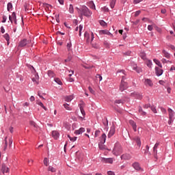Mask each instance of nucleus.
<instances>
[{
  "label": "nucleus",
  "instance_id": "nucleus-1",
  "mask_svg": "<svg viewBox=\"0 0 175 175\" xmlns=\"http://www.w3.org/2000/svg\"><path fill=\"white\" fill-rule=\"evenodd\" d=\"M77 10L78 12H81V16H85V17H88V18L92 16V12L85 5L82 6L81 10L78 8H77Z\"/></svg>",
  "mask_w": 175,
  "mask_h": 175
},
{
  "label": "nucleus",
  "instance_id": "nucleus-3",
  "mask_svg": "<svg viewBox=\"0 0 175 175\" xmlns=\"http://www.w3.org/2000/svg\"><path fill=\"white\" fill-rule=\"evenodd\" d=\"M34 70L33 75L31 76V80L34 83V84H39V75L36 72V70L33 68V66L31 67Z\"/></svg>",
  "mask_w": 175,
  "mask_h": 175
},
{
  "label": "nucleus",
  "instance_id": "nucleus-44",
  "mask_svg": "<svg viewBox=\"0 0 175 175\" xmlns=\"http://www.w3.org/2000/svg\"><path fill=\"white\" fill-rule=\"evenodd\" d=\"M44 165L46 166H49V159H47V157H45L44 159Z\"/></svg>",
  "mask_w": 175,
  "mask_h": 175
},
{
  "label": "nucleus",
  "instance_id": "nucleus-56",
  "mask_svg": "<svg viewBox=\"0 0 175 175\" xmlns=\"http://www.w3.org/2000/svg\"><path fill=\"white\" fill-rule=\"evenodd\" d=\"M140 13H142V12L140 10L136 11L135 13V17H137V16H139V14H140Z\"/></svg>",
  "mask_w": 175,
  "mask_h": 175
},
{
  "label": "nucleus",
  "instance_id": "nucleus-5",
  "mask_svg": "<svg viewBox=\"0 0 175 175\" xmlns=\"http://www.w3.org/2000/svg\"><path fill=\"white\" fill-rule=\"evenodd\" d=\"M126 88H128V84L124 81V77H122L120 90L121 92H122L123 91H125Z\"/></svg>",
  "mask_w": 175,
  "mask_h": 175
},
{
  "label": "nucleus",
  "instance_id": "nucleus-4",
  "mask_svg": "<svg viewBox=\"0 0 175 175\" xmlns=\"http://www.w3.org/2000/svg\"><path fill=\"white\" fill-rule=\"evenodd\" d=\"M32 41L31 40H27V39H23L21 40L19 42L18 47H25V46H29V44H31Z\"/></svg>",
  "mask_w": 175,
  "mask_h": 175
},
{
  "label": "nucleus",
  "instance_id": "nucleus-63",
  "mask_svg": "<svg viewBox=\"0 0 175 175\" xmlns=\"http://www.w3.org/2000/svg\"><path fill=\"white\" fill-rule=\"evenodd\" d=\"M7 18H8L6 17V16H3L2 23H6Z\"/></svg>",
  "mask_w": 175,
  "mask_h": 175
},
{
  "label": "nucleus",
  "instance_id": "nucleus-51",
  "mask_svg": "<svg viewBox=\"0 0 175 175\" xmlns=\"http://www.w3.org/2000/svg\"><path fill=\"white\" fill-rule=\"evenodd\" d=\"M100 25H102V27H105L106 25V22L105 21H100Z\"/></svg>",
  "mask_w": 175,
  "mask_h": 175
},
{
  "label": "nucleus",
  "instance_id": "nucleus-10",
  "mask_svg": "<svg viewBox=\"0 0 175 175\" xmlns=\"http://www.w3.org/2000/svg\"><path fill=\"white\" fill-rule=\"evenodd\" d=\"M101 161L103 162V163H113V159L111 158H102L101 159Z\"/></svg>",
  "mask_w": 175,
  "mask_h": 175
},
{
  "label": "nucleus",
  "instance_id": "nucleus-8",
  "mask_svg": "<svg viewBox=\"0 0 175 175\" xmlns=\"http://www.w3.org/2000/svg\"><path fill=\"white\" fill-rule=\"evenodd\" d=\"M114 133H116V128L114 127V126H112L110 129L109 133H108V137L109 138L111 137V136H113L114 135Z\"/></svg>",
  "mask_w": 175,
  "mask_h": 175
},
{
  "label": "nucleus",
  "instance_id": "nucleus-57",
  "mask_svg": "<svg viewBox=\"0 0 175 175\" xmlns=\"http://www.w3.org/2000/svg\"><path fill=\"white\" fill-rule=\"evenodd\" d=\"M98 148H100V150H105V146H103V144H98Z\"/></svg>",
  "mask_w": 175,
  "mask_h": 175
},
{
  "label": "nucleus",
  "instance_id": "nucleus-28",
  "mask_svg": "<svg viewBox=\"0 0 175 175\" xmlns=\"http://www.w3.org/2000/svg\"><path fill=\"white\" fill-rule=\"evenodd\" d=\"M3 38L5 39V40L7 41L8 44H9V42L10 40V36H9L8 33H5L3 35Z\"/></svg>",
  "mask_w": 175,
  "mask_h": 175
},
{
  "label": "nucleus",
  "instance_id": "nucleus-35",
  "mask_svg": "<svg viewBox=\"0 0 175 175\" xmlns=\"http://www.w3.org/2000/svg\"><path fill=\"white\" fill-rule=\"evenodd\" d=\"M89 6L90 8V9H93L94 10H95V4L94 3V1H90L89 3Z\"/></svg>",
  "mask_w": 175,
  "mask_h": 175
},
{
  "label": "nucleus",
  "instance_id": "nucleus-2",
  "mask_svg": "<svg viewBox=\"0 0 175 175\" xmlns=\"http://www.w3.org/2000/svg\"><path fill=\"white\" fill-rule=\"evenodd\" d=\"M113 155H120V154H122V148L121 145L118 143H116L114 146V148L112 151Z\"/></svg>",
  "mask_w": 175,
  "mask_h": 175
},
{
  "label": "nucleus",
  "instance_id": "nucleus-21",
  "mask_svg": "<svg viewBox=\"0 0 175 175\" xmlns=\"http://www.w3.org/2000/svg\"><path fill=\"white\" fill-rule=\"evenodd\" d=\"M100 143L101 144H104V143L106 142V134L103 133L100 138Z\"/></svg>",
  "mask_w": 175,
  "mask_h": 175
},
{
  "label": "nucleus",
  "instance_id": "nucleus-13",
  "mask_svg": "<svg viewBox=\"0 0 175 175\" xmlns=\"http://www.w3.org/2000/svg\"><path fill=\"white\" fill-rule=\"evenodd\" d=\"M129 124L131 125L134 132H136L137 130L136 128H137V126L136 125V122L133 120H129Z\"/></svg>",
  "mask_w": 175,
  "mask_h": 175
},
{
  "label": "nucleus",
  "instance_id": "nucleus-14",
  "mask_svg": "<svg viewBox=\"0 0 175 175\" xmlns=\"http://www.w3.org/2000/svg\"><path fill=\"white\" fill-rule=\"evenodd\" d=\"M145 85H146V87H152V85H154V83L150 79H146Z\"/></svg>",
  "mask_w": 175,
  "mask_h": 175
},
{
  "label": "nucleus",
  "instance_id": "nucleus-42",
  "mask_svg": "<svg viewBox=\"0 0 175 175\" xmlns=\"http://www.w3.org/2000/svg\"><path fill=\"white\" fill-rule=\"evenodd\" d=\"M68 137L70 139V142H76V140H77V137H72L70 135H68Z\"/></svg>",
  "mask_w": 175,
  "mask_h": 175
},
{
  "label": "nucleus",
  "instance_id": "nucleus-41",
  "mask_svg": "<svg viewBox=\"0 0 175 175\" xmlns=\"http://www.w3.org/2000/svg\"><path fill=\"white\" fill-rule=\"evenodd\" d=\"M54 80H55V83L59 84V85H62V81H61V79H59V78H55Z\"/></svg>",
  "mask_w": 175,
  "mask_h": 175
},
{
  "label": "nucleus",
  "instance_id": "nucleus-52",
  "mask_svg": "<svg viewBox=\"0 0 175 175\" xmlns=\"http://www.w3.org/2000/svg\"><path fill=\"white\" fill-rule=\"evenodd\" d=\"M115 103L120 105V103H124V101L122 100H115Z\"/></svg>",
  "mask_w": 175,
  "mask_h": 175
},
{
  "label": "nucleus",
  "instance_id": "nucleus-6",
  "mask_svg": "<svg viewBox=\"0 0 175 175\" xmlns=\"http://www.w3.org/2000/svg\"><path fill=\"white\" fill-rule=\"evenodd\" d=\"M9 20L12 23L13 21L14 22V24H17V19L16 17V13L13 12L12 14V16H9Z\"/></svg>",
  "mask_w": 175,
  "mask_h": 175
},
{
  "label": "nucleus",
  "instance_id": "nucleus-64",
  "mask_svg": "<svg viewBox=\"0 0 175 175\" xmlns=\"http://www.w3.org/2000/svg\"><path fill=\"white\" fill-rule=\"evenodd\" d=\"M1 33H5V29L3 28V27H1Z\"/></svg>",
  "mask_w": 175,
  "mask_h": 175
},
{
  "label": "nucleus",
  "instance_id": "nucleus-15",
  "mask_svg": "<svg viewBox=\"0 0 175 175\" xmlns=\"http://www.w3.org/2000/svg\"><path fill=\"white\" fill-rule=\"evenodd\" d=\"M162 54H163V57H165V58H167V59H170V53H169L167 51H166V50L163 49Z\"/></svg>",
  "mask_w": 175,
  "mask_h": 175
},
{
  "label": "nucleus",
  "instance_id": "nucleus-55",
  "mask_svg": "<svg viewBox=\"0 0 175 175\" xmlns=\"http://www.w3.org/2000/svg\"><path fill=\"white\" fill-rule=\"evenodd\" d=\"M150 109L152 111H153V113H157V109L155 108V107H150Z\"/></svg>",
  "mask_w": 175,
  "mask_h": 175
},
{
  "label": "nucleus",
  "instance_id": "nucleus-45",
  "mask_svg": "<svg viewBox=\"0 0 175 175\" xmlns=\"http://www.w3.org/2000/svg\"><path fill=\"white\" fill-rule=\"evenodd\" d=\"M69 12L70 13H73L74 10H73V5L72 4L70 5L69 8H68Z\"/></svg>",
  "mask_w": 175,
  "mask_h": 175
},
{
  "label": "nucleus",
  "instance_id": "nucleus-48",
  "mask_svg": "<svg viewBox=\"0 0 175 175\" xmlns=\"http://www.w3.org/2000/svg\"><path fill=\"white\" fill-rule=\"evenodd\" d=\"M92 46L94 47V49H99V45L96 43H92Z\"/></svg>",
  "mask_w": 175,
  "mask_h": 175
},
{
  "label": "nucleus",
  "instance_id": "nucleus-17",
  "mask_svg": "<svg viewBox=\"0 0 175 175\" xmlns=\"http://www.w3.org/2000/svg\"><path fill=\"white\" fill-rule=\"evenodd\" d=\"M131 154L128 153L124 154L121 156V159L129 160L131 159Z\"/></svg>",
  "mask_w": 175,
  "mask_h": 175
},
{
  "label": "nucleus",
  "instance_id": "nucleus-29",
  "mask_svg": "<svg viewBox=\"0 0 175 175\" xmlns=\"http://www.w3.org/2000/svg\"><path fill=\"white\" fill-rule=\"evenodd\" d=\"M36 103H37V105H38L39 106L42 107V109H44V110L47 111V108H46V107H44V105H43V103H41L40 101L37 100Z\"/></svg>",
  "mask_w": 175,
  "mask_h": 175
},
{
  "label": "nucleus",
  "instance_id": "nucleus-36",
  "mask_svg": "<svg viewBox=\"0 0 175 175\" xmlns=\"http://www.w3.org/2000/svg\"><path fill=\"white\" fill-rule=\"evenodd\" d=\"M64 109H66V110H69V111L72 110V107H70L69 106V104L68 103L64 104Z\"/></svg>",
  "mask_w": 175,
  "mask_h": 175
},
{
  "label": "nucleus",
  "instance_id": "nucleus-54",
  "mask_svg": "<svg viewBox=\"0 0 175 175\" xmlns=\"http://www.w3.org/2000/svg\"><path fill=\"white\" fill-rule=\"evenodd\" d=\"M88 90H89V91H90V92L91 94H92L93 95L95 94V91H94V90H92V88L89 87V88H88Z\"/></svg>",
  "mask_w": 175,
  "mask_h": 175
},
{
  "label": "nucleus",
  "instance_id": "nucleus-34",
  "mask_svg": "<svg viewBox=\"0 0 175 175\" xmlns=\"http://www.w3.org/2000/svg\"><path fill=\"white\" fill-rule=\"evenodd\" d=\"M154 62H155L156 65H158L159 68H162V64H161V62L157 59H153Z\"/></svg>",
  "mask_w": 175,
  "mask_h": 175
},
{
  "label": "nucleus",
  "instance_id": "nucleus-37",
  "mask_svg": "<svg viewBox=\"0 0 175 175\" xmlns=\"http://www.w3.org/2000/svg\"><path fill=\"white\" fill-rule=\"evenodd\" d=\"M159 146V142H157L155 144H154V146L153 148V152H157L158 150H157V149L158 148V146Z\"/></svg>",
  "mask_w": 175,
  "mask_h": 175
},
{
  "label": "nucleus",
  "instance_id": "nucleus-23",
  "mask_svg": "<svg viewBox=\"0 0 175 175\" xmlns=\"http://www.w3.org/2000/svg\"><path fill=\"white\" fill-rule=\"evenodd\" d=\"M72 75H75V70H71V73L68 75L69 76L68 81H70V83H73V81H75V79L72 78Z\"/></svg>",
  "mask_w": 175,
  "mask_h": 175
},
{
  "label": "nucleus",
  "instance_id": "nucleus-24",
  "mask_svg": "<svg viewBox=\"0 0 175 175\" xmlns=\"http://www.w3.org/2000/svg\"><path fill=\"white\" fill-rule=\"evenodd\" d=\"M134 140L136 142L138 147H140V146H142V141H140V138L139 137H135L134 138Z\"/></svg>",
  "mask_w": 175,
  "mask_h": 175
},
{
  "label": "nucleus",
  "instance_id": "nucleus-26",
  "mask_svg": "<svg viewBox=\"0 0 175 175\" xmlns=\"http://www.w3.org/2000/svg\"><path fill=\"white\" fill-rule=\"evenodd\" d=\"M133 167L135 170H140V165H139L138 163H134L133 164Z\"/></svg>",
  "mask_w": 175,
  "mask_h": 175
},
{
  "label": "nucleus",
  "instance_id": "nucleus-58",
  "mask_svg": "<svg viewBox=\"0 0 175 175\" xmlns=\"http://www.w3.org/2000/svg\"><path fill=\"white\" fill-rule=\"evenodd\" d=\"M30 124H31L32 126H34V128H36V123H35V122L31 121V122H30Z\"/></svg>",
  "mask_w": 175,
  "mask_h": 175
},
{
  "label": "nucleus",
  "instance_id": "nucleus-18",
  "mask_svg": "<svg viewBox=\"0 0 175 175\" xmlns=\"http://www.w3.org/2000/svg\"><path fill=\"white\" fill-rule=\"evenodd\" d=\"M155 70L157 76H161V75L163 73V70L158 67L155 68Z\"/></svg>",
  "mask_w": 175,
  "mask_h": 175
},
{
  "label": "nucleus",
  "instance_id": "nucleus-60",
  "mask_svg": "<svg viewBox=\"0 0 175 175\" xmlns=\"http://www.w3.org/2000/svg\"><path fill=\"white\" fill-rule=\"evenodd\" d=\"M103 124H104L105 126H107V125H109V121H107V119H106L105 121L103 122Z\"/></svg>",
  "mask_w": 175,
  "mask_h": 175
},
{
  "label": "nucleus",
  "instance_id": "nucleus-46",
  "mask_svg": "<svg viewBox=\"0 0 175 175\" xmlns=\"http://www.w3.org/2000/svg\"><path fill=\"white\" fill-rule=\"evenodd\" d=\"M72 47V43L69 42L67 44V49H68V51H71L72 49H70Z\"/></svg>",
  "mask_w": 175,
  "mask_h": 175
},
{
  "label": "nucleus",
  "instance_id": "nucleus-11",
  "mask_svg": "<svg viewBox=\"0 0 175 175\" xmlns=\"http://www.w3.org/2000/svg\"><path fill=\"white\" fill-rule=\"evenodd\" d=\"M84 132H85V129L81 127L79 129L75 130L74 133L75 135H81V133H84Z\"/></svg>",
  "mask_w": 175,
  "mask_h": 175
},
{
  "label": "nucleus",
  "instance_id": "nucleus-53",
  "mask_svg": "<svg viewBox=\"0 0 175 175\" xmlns=\"http://www.w3.org/2000/svg\"><path fill=\"white\" fill-rule=\"evenodd\" d=\"M153 25H155L153 24ZM153 25H149L148 26V31H152V29H154Z\"/></svg>",
  "mask_w": 175,
  "mask_h": 175
},
{
  "label": "nucleus",
  "instance_id": "nucleus-33",
  "mask_svg": "<svg viewBox=\"0 0 175 175\" xmlns=\"http://www.w3.org/2000/svg\"><path fill=\"white\" fill-rule=\"evenodd\" d=\"M84 36L87 40V42L88 43L90 42V33H88L87 31L85 32Z\"/></svg>",
  "mask_w": 175,
  "mask_h": 175
},
{
  "label": "nucleus",
  "instance_id": "nucleus-50",
  "mask_svg": "<svg viewBox=\"0 0 175 175\" xmlns=\"http://www.w3.org/2000/svg\"><path fill=\"white\" fill-rule=\"evenodd\" d=\"M103 11L105 12H109V8L104 6L103 8H101Z\"/></svg>",
  "mask_w": 175,
  "mask_h": 175
},
{
  "label": "nucleus",
  "instance_id": "nucleus-49",
  "mask_svg": "<svg viewBox=\"0 0 175 175\" xmlns=\"http://www.w3.org/2000/svg\"><path fill=\"white\" fill-rule=\"evenodd\" d=\"M161 62H163V64H167V62H170V64H172V62L169 60H166V59H162Z\"/></svg>",
  "mask_w": 175,
  "mask_h": 175
},
{
  "label": "nucleus",
  "instance_id": "nucleus-20",
  "mask_svg": "<svg viewBox=\"0 0 175 175\" xmlns=\"http://www.w3.org/2000/svg\"><path fill=\"white\" fill-rule=\"evenodd\" d=\"M133 70L137 71V73L142 72V68H140V67H137V65L136 64H133Z\"/></svg>",
  "mask_w": 175,
  "mask_h": 175
},
{
  "label": "nucleus",
  "instance_id": "nucleus-16",
  "mask_svg": "<svg viewBox=\"0 0 175 175\" xmlns=\"http://www.w3.org/2000/svg\"><path fill=\"white\" fill-rule=\"evenodd\" d=\"M52 136L55 140H57L59 137V133L57 131H53L52 132Z\"/></svg>",
  "mask_w": 175,
  "mask_h": 175
},
{
  "label": "nucleus",
  "instance_id": "nucleus-9",
  "mask_svg": "<svg viewBox=\"0 0 175 175\" xmlns=\"http://www.w3.org/2000/svg\"><path fill=\"white\" fill-rule=\"evenodd\" d=\"M1 172L3 174H5V173H9V167H8L6 166V165L2 164L1 165Z\"/></svg>",
  "mask_w": 175,
  "mask_h": 175
},
{
  "label": "nucleus",
  "instance_id": "nucleus-19",
  "mask_svg": "<svg viewBox=\"0 0 175 175\" xmlns=\"http://www.w3.org/2000/svg\"><path fill=\"white\" fill-rule=\"evenodd\" d=\"M79 109H80L81 113L84 118V117H85V111H84V106H83V104H79Z\"/></svg>",
  "mask_w": 175,
  "mask_h": 175
},
{
  "label": "nucleus",
  "instance_id": "nucleus-62",
  "mask_svg": "<svg viewBox=\"0 0 175 175\" xmlns=\"http://www.w3.org/2000/svg\"><path fill=\"white\" fill-rule=\"evenodd\" d=\"M107 174L108 175H116V174H114V172H113V171H108Z\"/></svg>",
  "mask_w": 175,
  "mask_h": 175
},
{
  "label": "nucleus",
  "instance_id": "nucleus-31",
  "mask_svg": "<svg viewBox=\"0 0 175 175\" xmlns=\"http://www.w3.org/2000/svg\"><path fill=\"white\" fill-rule=\"evenodd\" d=\"M139 55L142 59H144V60L147 59L146 55L145 52H141Z\"/></svg>",
  "mask_w": 175,
  "mask_h": 175
},
{
  "label": "nucleus",
  "instance_id": "nucleus-61",
  "mask_svg": "<svg viewBox=\"0 0 175 175\" xmlns=\"http://www.w3.org/2000/svg\"><path fill=\"white\" fill-rule=\"evenodd\" d=\"M8 137H6L5 138V149H6V147H8Z\"/></svg>",
  "mask_w": 175,
  "mask_h": 175
},
{
  "label": "nucleus",
  "instance_id": "nucleus-12",
  "mask_svg": "<svg viewBox=\"0 0 175 175\" xmlns=\"http://www.w3.org/2000/svg\"><path fill=\"white\" fill-rule=\"evenodd\" d=\"M131 96H134L136 99H142L143 96L137 92L131 93Z\"/></svg>",
  "mask_w": 175,
  "mask_h": 175
},
{
  "label": "nucleus",
  "instance_id": "nucleus-7",
  "mask_svg": "<svg viewBox=\"0 0 175 175\" xmlns=\"http://www.w3.org/2000/svg\"><path fill=\"white\" fill-rule=\"evenodd\" d=\"M99 34L100 35H108L111 38H113V34L111 33H110V31H109L108 30H100Z\"/></svg>",
  "mask_w": 175,
  "mask_h": 175
},
{
  "label": "nucleus",
  "instance_id": "nucleus-32",
  "mask_svg": "<svg viewBox=\"0 0 175 175\" xmlns=\"http://www.w3.org/2000/svg\"><path fill=\"white\" fill-rule=\"evenodd\" d=\"M48 172H51V173H55L56 170L55 167H53V166H49L48 167Z\"/></svg>",
  "mask_w": 175,
  "mask_h": 175
},
{
  "label": "nucleus",
  "instance_id": "nucleus-30",
  "mask_svg": "<svg viewBox=\"0 0 175 175\" xmlns=\"http://www.w3.org/2000/svg\"><path fill=\"white\" fill-rule=\"evenodd\" d=\"M116 2H117V0H111L110 2V8L111 9H114V6H116Z\"/></svg>",
  "mask_w": 175,
  "mask_h": 175
},
{
  "label": "nucleus",
  "instance_id": "nucleus-47",
  "mask_svg": "<svg viewBox=\"0 0 175 175\" xmlns=\"http://www.w3.org/2000/svg\"><path fill=\"white\" fill-rule=\"evenodd\" d=\"M100 134V131L96 130L95 131L94 137H98V136H99Z\"/></svg>",
  "mask_w": 175,
  "mask_h": 175
},
{
  "label": "nucleus",
  "instance_id": "nucleus-40",
  "mask_svg": "<svg viewBox=\"0 0 175 175\" xmlns=\"http://www.w3.org/2000/svg\"><path fill=\"white\" fill-rule=\"evenodd\" d=\"M146 65L148 68H151V66H152V62H151V60L146 59Z\"/></svg>",
  "mask_w": 175,
  "mask_h": 175
},
{
  "label": "nucleus",
  "instance_id": "nucleus-27",
  "mask_svg": "<svg viewBox=\"0 0 175 175\" xmlns=\"http://www.w3.org/2000/svg\"><path fill=\"white\" fill-rule=\"evenodd\" d=\"M79 29V36H81V31H83V25H80L79 27L75 28V31H77Z\"/></svg>",
  "mask_w": 175,
  "mask_h": 175
},
{
  "label": "nucleus",
  "instance_id": "nucleus-43",
  "mask_svg": "<svg viewBox=\"0 0 175 175\" xmlns=\"http://www.w3.org/2000/svg\"><path fill=\"white\" fill-rule=\"evenodd\" d=\"M12 8H13V5L12 4V3H8V7H7L8 11L10 12V10L12 9Z\"/></svg>",
  "mask_w": 175,
  "mask_h": 175
},
{
  "label": "nucleus",
  "instance_id": "nucleus-22",
  "mask_svg": "<svg viewBox=\"0 0 175 175\" xmlns=\"http://www.w3.org/2000/svg\"><path fill=\"white\" fill-rule=\"evenodd\" d=\"M74 96L73 95L66 96L64 99L66 102H71V100H73Z\"/></svg>",
  "mask_w": 175,
  "mask_h": 175
},
{
  "label": "nucleus",
  "instance_id": "nucleus-39",
  "mask_svg": "<svg viewBox=\"0 0 175 175\" xmlns=\"http://www.w3.org/2000/svg\"><path fill=\"white\" fill-rule=\"evenodd\" d=\"M48 76L49 77H54V76H55V74H54V72L51 71V70H49L48 71Z\"/></svg>",
  "mask_w": 175,
  "mask_h": 175
},
{
  "label": "nucleus",
  "instance_id": "nucleus-38",
  "mask_svg": "<svg viewBox=\"0 0 175 175\" xmlns=\"http://www.w3.org/2000/svg\"><path fill=\"white\" fill-rule=\"evenodd\" d=\"M142 21H144V23H150V24H152V21L150 20L148 18H143Z\"/></svg>",
  "mask_w": 175,
  "mask_h": 175
},
{
  "label": "nucleus",
  "instance_id": "nucleus-59",
  "mask_svg": "<svg viewBox=\"0 0 175 175\" xmlns=\"http://www.w3.org/2000/svg\"><path fill=\"white\" fill-rule=\"evenodd\" d=\"M96 77V79H99V81H102V76L100 75H97Z\"/></svg>",
  "mask_w": 175,
  "mask_h": 175
},
{
  "label": "nucleus",
  "instance_id": "nucleus-25",
  "mask_svg": "<svg viewBox=\"0 0 175 175\" xmlns=\"http://www.w3.org/2000/svg\"><path fill=\"white\" fill-rule=\"evenodd\" d=\"M168 113L170 116V119L172 120L174 116V113L173 112V110L170 108L168 109Z\"/></svg>",
  "mask_w": 175,
  "mask_h": 175
}]
</instances>
